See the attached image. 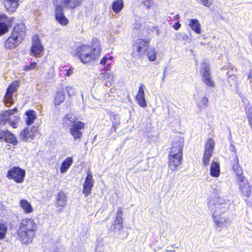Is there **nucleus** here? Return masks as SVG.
I'll return each mask as SVG.
<instances>
[{
	"instance_id": "8",
	"label": "nucleus",
	"mask_w": 252,
	"mask_h": 252,
	"mask_svg": "<svg viewBox=\"0 0 252 252\" xmlns=\"http://www.w3.org/2000/svg\"><path fill=\"white\" fill-rule=\"evenodd\" d=\"M215 142L212 138H209L205 145L204 152L202 158L203 165L207 166L210 160L215 147Z\"/></svg>"
},
{
	"instance_id": "17",
	"label": "nucleus",
	"mask_w": 252,
	"mask_h": 252,
	"mask_svg": "<svg viewBox=\"0 0 252 252\" xmlns=\"http://www.w3.org/2000/svg\"><path fill=\"white\" fill-rule=\"evenodd\" d=\"M145 89V85L143 84H141L135 97L136 100L137 101L139 106L143 108H145L147 106V103L144 96Z\"/></svg>"
},
{
	"instance_id": "11",
	"label": "nucleus",
	"mask_w": 252,
	"mask_h": 252,
	"mask_svg": "<svg viewBox=\"0 0 252 252\" xmlns=\"http://www.w3.org/2000/svg\"><path fill=\"white\" fill-rule=\"evenodd\" d=\"M150 40L148 39H137L133 46L134 52H136L138 55H143L148 49Z\"/></svg>"
},
{
	"instance_id": "56",
	"label": "nucleus",
	"mask_w": 252,
	"mask_h": 252,
	"mask_svg": "<svg viewBox=\"0 0 252 252\" xmlns=\"http://www.w3.org/2000/svg\"><path fill=\"white\" fill-rule=\"evenodd\" d=\"M107 219H108V218H106V219H105V221H106V220H107Z\"/></svg>"
},
{
	"instance_id": "3",
	"label": "nucleus",
	"mask_w": 252,
	"mask_h": 252,
	"mask_svg": "<svg viewBox=\"0 0 252 252\" xmlns=\"http://www.w3.org/2000/svg\"><path fill=\"white\" fill-rule=\"evenodd\" d=\"M37 225L32 219H25L22 220L17 231L22 242L25 244L32 241L35 235Z\"/></svg>"
},
{
	"instance_id": "28",
	"label": "nucleus",
	"mask_w": 252,
	"mask_h": 252,
	"mask_svg": "<svg viewBox=\"0 0 252 252\" xmlns=\"http://www.w3.org/2000/svg\"><path fill=\"white\" fill-rule=\"evenodd\" d=\"M26 124L30 126L34 123V120L36 118V115L35 112L33 110H29L26 112Z\"/></svg>"
},
{
	"instance_id": "29",
	"label": "nucleus",
	"mask_w": 252,
	"mask_h": 252,
	"mask_svg": "<svg viewBox=\"0 0 252 252\" xmlns=\"http://www.w3.org/2000/svg\"><path fill=\"white\" fill-rule=\"evenodd\" d=\"M94 181H85L83 185V193L85 194V196H88L91 194L92 189L94 186Z\"/></svg>"
},
{
	"instance_id": "32",
	"label": "nucleus",
	"mask_w": 252,
	"mask_h": 252,
	"mask_svg": "<svg viewBox=\"0 0 252 252\" xmlns=\"http://www.w3.org/2000/svg\"><path fill=\"white\" fill-rule=\"evenodd\" d=\"M113 58L112 56H109V57L105 56L100 60V63L101 65L105 66L104 68V70H110L111 67V63L110 62V61L112 60Z\"/></svg>"
},
{
	"instance_id": "12",
	"label": "nucleus",
	"mask_w": 252,
	"mask_h": 252,
	"mask_svg": "<svg viewBox=\"0 0 252 252\" xmlns=\"http://www.w3.org/2000/svg\"><path fill=\"white\" fill-rule=\"evenodd\" d=\"M44 48L41 44L40 40L37 36H34L32 39V44L31 49V54L35 57L42 55Z\"/></svg>"
},
{
	"instance_id": "55",
	"label": "nucleus",
	"mask_w": 252,
	"mask_h": 252,
	"mask_svg": "<svg viewBox=\"0 0 252 252\" xmlns=\"http://www.w3.org/2000/svg\"><path fill=\"white\" fill-rule=\"evenodd\" d=\"M59 211L60 212H62V210L61 209H59Z\"/></svg>"
},
{
	"instance_id": "2",
	"label": "nucleus",
	"mask_w": 252,
	"mask_h": 252,
	"mask_svg": "<svg viewBox=\"0 0 252 252\" xmlns=\"http://www.w3.org/2000/svg\"><path fill=\"white\" fill-rule=\"evenodd\" d=\"M84 0H54L55 16L56 20L62 25H66L68 23L65 16L63 9L74 10L79 6Z\"/></svg>"
},
{
	"instance_id": "5",
	"label": "nucleus",
	"mask_w": 252,
	"mask_h": 252,
	"mask_svg": "<svg viewBox=\"0 0 252 252\" xmlns=\"http://www.w3.org/2000/svg\"><path fill=\"white\" fill-rule=\"evenodd\" d=\"M238 184L241 196L245 198V201H248V198L252 196V186L246 177L242 175L237 176Z\"/></svg>"
},
{
	"instance_id": "24",
	"label": "nucleus",
	"mask_w": 252,
	"mask_h": 252,
	"mask_svg": "<svg viewBox=\"0 0 252 252\" xmlns=\"http://www.w3.org/2000/svg\"><path fill=\"white\" fill-rule=\"evenodd\" d=\"M189 26L191 30L197 34L201 32V25L197 19H191L189 21Z\"/></svg>"
},
{
	"instance_id": "53",
	"label": "nucleus",
	"mask_w": 252,
	"mask_h": 252,
	"mask_svg": "<svg viewBox=\"0 0 252 252\" xmlns=\"http://www.w3.org/2000/svg\"><path fill=\"white\" fill-rule=\"evenodd\" d=\"M156 32H157V34L158 35L159 34V30H157V31H156Z\"/></svg>"
},
{
	"instance_id": "52",
	"label": "nucleus",
	"mask_w": 252,
	"mask_h": 252,
	"mask_svg": "<svg viewBox=\"0 0 252 252\" xmlns=\"http://www.w3.org/2000/svg\"><path fill=\"white\" fill-rule=\"evenodd\" d=\"M110 84V82H105L104 83V85L106 86H109V84Z\"/></svg>"
},
{
	"instance_id": "22",
	"label": "nucleus",
	"mask_w": 252,
	"mask_h": 252,
	"mask_svg": "<svg viewBox=\"0 0 252 252\" xmlns=\"http://www.w3.org/2000/svg\"><path fill=\"white\" fill-rule=\"evenodd\" d=\"M232 159H230V162L232 166V169L234 172L236 173L237 176L243 174V170L242 168L239 165V159L238 156L235 154L232 156Z\"/></svg>"
},
{
	"instance_id": "33",
	"label": "nucleus",
	"mask_w": 252,
	"mask_h": 252,
	"mask_svg": "<svg viewBox=\"0 0 252 252\" xmlns=\"http://www.w3.org/2000/svg\"><path fill=\"white\" fill-rule=\"evenodd\" d=\"M213 218L217 227H222L227 222V220L225 218L217 217L214 215H213Z\"/></svg>"
},
{
	"instance_id": "21",
	"label": "nucleus",
	"mask_w": 252,
	"mask_h": 252,
	"mask_svg": "<svg viewBox=\"0 0 252 252\" xmlns=\"http://www.w3.org/2000/svg\"><path fill=\"white\" fill-rule=\"evenodd\" d=\"M19 0H4V6L9 13L15 12L17 8Z\"/></svg>"
},
{
	"instance_id": "39",
	"label": "nucleus",
	"mask_w": 252,
	"mask_h": 252,
	"mask_svg": "<svg viewBox=\"0 0 252 252\" xmlns=\"http://www.w3.org/2000/svg\"><path fill=\"white\" fill-rule=\"evenodd\" d=\"M37 66V63L35 62H32L30 63L29 65H27L24 68V70L26 71H29L30 70H33L36 69Z\"/></svg>"
},
{
	"instance_id": "41",
	"label": "nucleus",
	"mask_w": 252,
	"mask_h": 252,
	"mask_svg": "<svg viewBox=\"0 0 252 252\" xmlns=\"http://www.w3.org/2000/svg\"><path fill=\"white\" fill-rule=\"evenodd\" d=\"M209 100L207 97L203 96L199 102V105L200 107L207 106L208 104Z\"/></svg>"
},
{
	"instance_id": "48",
	"label": "nucleus",
	"mask_w": 252,
	"mask_h": 252,
	"mask_svg": "<svg viewBox=\"0 0 252 252\" xmlns=\"http://www.w3.org/2000/svg\"><path fill=\"white\" fill-rule=\"evenodd\" d=\"M89 180V181H94L93 179V175L92 172L90 171H88L87 172V176L86 178L85 181Z\"/></svg>"
},
{
	"instance_id": "6",
	"label": "nucleus",
	"mask_w": 252,
	"mask_h": 252,
	"mask_svg": "<svg viewBox=\"0 0 252 252\" xmlns=\"http://www.w3.org/2000/svg\"><path fill=\"white\" fill-rule=\"evenodd\" d=\"M200 74L202 81L206 86L212 88L215 87V82L212 78L210 65L208 63L204 62L202 63Z\"/></svg>"
},
{
	"instance_id": "54",
	"label": "nucleus",
	"mask_w": 252,
	"mask_h": 252,
	"mask_svg": "<svg viewBox=\"0 0 252 252\" xmlns=\"http://www.w3.org/2000/svg\"><path fill=\"white\" fill-rule=\"evenodd\" d=\"M175 17H176V18L177 19H178V18H179V15H178V14H177V15H176V16H175Z\"/></svg>"
},
{
	"instance_id": "14",
	"label": "nucleus",
	"mask_w": 252,
	"mask_h": 252,
	"mask_svg": "<svg viewBox=\"0 0 252 252\" xmlns=\"http://www.w3.org/2000/svg\"><path fill=\"white\" fill-rule=\"evenodd\" d=\"M183 138H181L178 142H176L174 145V152L178 151L176 154H174V166L176 167L179 165L182 160L183 156Z\"/></svg>"
},
{
	"instance_id": "50",
	"label": "nucleus",
	"mask_w": 252,
	"mask_h": 252,
	"mask_svg": "<svg viewBox=\"0 0 252 252\" xmlns=\"http://www.w3.org/2000/svg\"><path fill=\"white\" fill-rule=\"evenodd\" d=\"M181 27V24L179 22H176L174 24V29L176 30H178Z\"/></svg>"
},
{
	"instance_id": "34",
	"label": "nucleus",
	"mask_w": 252,
	"mask_h": 252,
	"mask_svg": "<svg viewBox=\"0 0 252 252\" xmlns=\"http://www.w3.org/2000/svg\"><path fill=\"white\" fill-rule=\"evenodd\" d=\"M14 18L13 17H8L4 14H0V23L4 24L7 26L11 27Z\"/></svg>"
},
{
	"instance_id": "9",
	"label": "nucleus",
	"mask_w": 252,
	"mask_h": 252,
	"mask_svg": "<svg viewBox=\"0 0 252 252\" xmlns=\"http://www.w3.org/2000/svg\"><path fill=\"white\" fill-rule=\"evenodd\" d=\"M26 35V27L24 24L21 23L16 24L11 33L14 38H15L20 43L24 40Z\"/></svg>"
},
{
	"instance_id": "25",
	"label": "nucleus",
	"mask_w": 252,
	"mask_h": 252,
	"mask_svg": "<svg viewBox=\"0 0 252 252\" xmlns=\"http://www.w3.org/2000/svg\"><path fill=\"white\" fill-rule=\"evenodd\" d=\"M73 162L72 157L67 158L62 163L60 167V172L61 173H65L72 164Z\"/></svg>"
},
{
	"instance_id": "15",
	"label": "nucleus",
	"mask_w": 252,
	"mask_h": 252,
	"mask_svg": "<svg viewBox=\"0 0 252 252\" xmlns=\"http://www.w3.org/2000/svg\"><path fill=\"white\" fill-rule=\"evenodd\" d=\"M0 139L13 145H16L18 143V141L15 135L7 130L0 129Z\"/></svg>"
},
{
	"instance_id": "31",
	"label": "nucleus",
	"mask_w": 252,
	"mask_h": 252,
	"mask_svg": "<svg viewBox=\"0 0 252 252\" xmlns=\"http://www.w3.org/2000/svg\"><path fill=\"white\" fill-rule=\"evenodd\" d=\"M20 206L26 213H31L33 209L31 204L26 200L23 199L20 201Z\"/></svg>"
},
{
	"instance_id": "40",
	"label": "nucleus",
	"mask_w": 252,
	"mask_h": 252,
	"mask_svg": "<svg viewBox=\"0 0 252 252\" xmlns=\"http://www.w3.org/2000/svg\"><path fill=\"white\" fill-rule=\"evenodd\" d=\"M104 72H101L99 75V78L101 79H108L110 77V73L108 72L109 70H104L103 69Z\"/></svg>"
},
{
	"instance_id": "10",
	"label": "nucleus",
	"mask_w": 252,
	"mask_h": 252,
	"mask_svg": "<svg viewBox=\"0 0 252 252\" xmlns=\"http://www.w3.org/2000/svg\"><path fill=\"white\" fill-rule=\"evenodd\" d=\"M19 86V82L15 81H14L7 89L4 99L5 103L7 106H9L13 104L14 102L12 97L13 94L17 91Z\"/></svg>"
},
{
	"instance_id": "27",
	"label": "nucleus",
	"mask_w": 252,
	"mask_h": 252,
	"mask_svg": "<svg viewBox=\"0 0 252 252\" xmlns=\"http://www.w3.org/2000/svg\"><path fill=\"white\" fill-rule=\"evenodd\" d=\"M124 7L123 0H115L112 3V9L116 13L120 12Z\"/></svg>"
},
{
	"instance_id": "20",
	"label": "nucleus",
	"mask_w": 252,
	"mask_h": 252,
	"mask_svg": "<svg viewBox=\"0 0 252 252\" xmlns=\"http://www.w3.org/2000/svg\"><path fill=\"white\" fill-rule=\"evenodd\" d=\"M20 43L12 35L5 40L3 43L4 47L7 50H12L17 47Z\"/></svg>"
},
{
	"instance_id": "51",
	"label": "nucleus",
	"mask_w": 252,
	"mask_h": 252,
	"mask_svg": "<svg viewBox=\"0 0 252 252\" xmlns=\"http://www.w3.org/2000/svg\"><path fill=\"white\" fill-rule=\"evenodd\" d=\"M118 120L120 121L119 117L118 116L114 115L112 120V122H113V121L114 122H117Z\"/></svg>"
},
{
	"instance_id": "45",
	"label": "nucleus",
	"mask_w": 252,
	"mask_h": 252,
	"mask_svg": "<svg viewBox=\"0 0 252 252\" xmlns=\"http://www.w3.org/2000/svg\"><path fill=\"white\" fill-rule=\"evenodd\" d=\"M200 2L204 6L210 7L213 1V0H199Z\"/></svg>"
},
{
	"instance_id": "26",
	"label": "nucleus",
	"mask_w": 252,
	"mask_h": 252,
	"mask_svg": "<svg viewBox=\"0 0 252 252\" xmlns=\"http://www.w3.org/2000/svg\"><path fill=\"white\" fill-rule=\"evenodd\" d=\"M220 174V168L219 164L213 161L211 164L210 175L213 177H218Z\"/></svg>"
},
{
	"instance_id": "13",
	"label": "nucleus",
	"mask_w": 252,
	"mask_h": 252,
	"mask_svg": "<svg viewBox=\"0 0 252 252\" xmlns=\"http://www.w3.org/2000/svg\"><path fill=\"white\" fill-rule=\"evenodd\" d=\"M85 127V124L82 122L78 121L74 126L70 128V133L73 137L74 141H80L82 137L83 133L81 130Z\"/></svg>"
},
{
	"instance_id": "4",
	"label": "nucleus",
	"mask_w": 252,
	"mask_h": 252,
	"mask_svg": "<svg viewBox=\"0 0 252 252\" xmlns=\"http://www.w3.org/2000/svg\"><path fill=\"white\" fill-rule=\"evenodd\" d=\"M17 112L16 108L3 112L0 114V125H5L7 123L13 128H17L20 121V118L14 115Z\"/></svg>"
},
{
	"instance_id": "49",
	"label": "nucleus",
	"mask_w": 252,
	"mask_h": 252,
	"mask_svg": "<svg viewBox=\"0 0 252 252\" xmlns=\"http://www.w3.org/2000/svg\"><path fill=\"white\" fill-rule=\"evenodd\" d=\"M73 69H72V68L68 69L66 71V75L67 76H69L71 75H72L73 74Z\"/></svg>"
},
{
	"instance_id": "47",
	"label": "nucleus",
	"mask_w": 252,
	"mask_h": 252,
	"mask_svg": "<svg viewBox=\"0 0 252 252\" xmlns=\"http://www.w3.org/2000/svg\"><path fill=\"white\" fill-rule=\"evenodd\" d=\"M123 213L122 208L121 207H119L118 211L117 212V216L116 218L118 219H123Z\"/></svg>"
},
{
	"instance_id": "35",
	"label": "nucleus",
	"mask_w": 252,
	"mask_h": 252,
	"mask_svg": "<svg viewBox=\"0 0 252 252\" xmlns=\"http://www.w3.org/2000/svg\"><path fill=\"white\" fill-rule=\"evenodd\" d=\"M148 59L150 61H154L156 59V54L154 49L149 48L146 51Z\"/></svg>"
},
{
	"instance_id": "16",
	"label": "nucleus",
	"mask_w": 252,
	"mask_h": 252,
	"mask_svg": "<svg viewBox=\"0 0 252 252\" xmlns=\"http://www.w3.org/2000/svg\"><path fill=\"white\" fill-rule=\"evenodd\" d=\"M38 130L36 126H33L32 128L27 127L22 130L20 133V138L23 140H28L29 138L32 139Z\"/></svg>"
},
{
	"instance_id": "42",
	"label": "nucleus",
	"mask_w": 252,
	"mask_h": 252,
	"mask_svg": "<svg viewBox=\"0 0 252 252\" xmlns=\"http://www.w3.org/2000/svg\"><path fill=\"white\" fill-rule=\"evenodd\" d=\"M227 75H228V77L229 79L228 80V81L230 83H232L231 82V80L233 81V83L237 84V79L238 77L237 75L236 74H232L230 75L229 74V72H227Z\"/></svg>"
},
{
	"instance_id": "19",
	"label": "nucleus",
	"mask_w": 252,
	"mask_h": 252,
	"mask_svg": "<svg viewBox=\"0 0 252 252\" xmlns=\"http://www.w3.org/2000/svg\"><path fill=\"white\" fill-rule=\"evenodd\" d=\"M55 196V206L57 208L59 207L62 208L64 207L67 203V196L66 194L63 191H60Z\"/></svg>"
},
{
	"instance_id": "43",
	"label": "nucleus",
	"mask_w": 252,
	"mask_h": 252,
	"mask_svg": "<svg viewBox=\"0 0 252 252\" xmlns=\"http://www.w3.org/2000/svg\"><path fill=\"white\" fill-rule=\"evenodd\" d=\"M65 90L69 96H72L75 94V91L74 88L70 86H66Z\"/></svg>"
},
{
	"instance_id": "38",
	"label": "nucleus",
	"mask_w": 252,
	"mask_h": 252,
	"mask_svg": "<svg viewBox=\"0 0 252 252\" xmlns=\"http://www.w3.org/2000/svg\"><path fill=\"white\" fill-rule=\"evenodd\" d=\"M141 4L147 9H150L154 4V0H141Z\"/></svg>"
},
{
	"instance_id": "18",
	"label": "nucleus",
	"mask_w": 252,
	"mask_h": 252,
	"mask_svg": "<svg viewBox=\"0 0 252 252\" xmlns=\"http://www.w3.org/2000/svg\"><path fill=\"white\" fill-rule=\"evenodd\" d=\"M77 118L73 114H67L62 120V124L64 127H72L77 123Z\"/></svg>"
},
{
	"instance_id": "44",
	"label": "nucleus",
	"mask_w": 252,
	"mask_h": 252,
	"mask_svg": "<svg viewBox=\"0 0 252 252\" xmlns=\"http://www.w3.org/2000/svg\"><path fill=\"white\" fill-rule=\"evenodd\" d=\"M173 158V153L172 151H170L169 155V162L168 165L169 168L173 170V160H172V158Z\"/></svg>"
},
{
	"instance_id": "7",
	"label": "nucleus",
	"mask_w": 252,
	"mask_h": 252,
	"mask_svg": "<svg viewBox=\"0 0 252 252\" xmlns=\"http://www.w3.org/2000/svg\"><path fill=\"white\" fill-rule=\"evenodd\" d=\"M26 171L18 166L10 168L7 173L6 176L9 179L14 180L17 183H22L24 180Z\"/></svg>"
},
{
	"instance_id": "37",
	"label": "nucleus",
	"mask_w": 252,
	"mask_h": 252,
	"mask_svg": "<svg viewBox=\"0 0 252 252\" xmlns=\"http://www.w3.org/2000/svg\"><path fill=\"white\" fill-rule=\"evenodd\" d=\"M10 26H7L0 23V35H2L7 32H8Z\"/></svg>"
},
{
	"instance_id": "36",
	"label": "nucleus",
	"mask_w": 252,
	"mask_h": 252,
	"mask_svg": "<svg viewBox=\"0 0 252 252\" xmlns=\"http://www.w3.org/2000/svg\"><path fill=\"white\" fill-rule=\"evenodd\" d=\"M7 230V228L5 224L0 222V239H3L5 237Z\"/></svg>"
},
{
	"instance_id": "1",
	"label": "nucleus",
	"mask_w": 252,
	"mask_h": 252,
	"mask_svg": "<svg viewBox=\"0 0 252 252\" xmlns=\"http://www.w3.org/2000/svg\"><path fill=\"white\" fill-rule=\"evenodd\" d=\"M101 51L99 40L96 38H93L91 45H81L77 48L76 53L81 62L87 63L97 58L100 55Z\"/></svg>"
},
{
	"instance_id": "23",
	"label": "nucleus",
	"mask_w": 252,
	"mask_h": 252,
	"mask_svg": "<svg viewBox=\"0 0 252 252\" xmlns=\"http://www.w3.org/2000/svg\"><path fill=\"white\" fill-rule=\"evenodd\" d=\"M123 227V219L115 218L114 222L109 228V230L116 232L119 231Z\"/></svg>"
},
{
	"instance_id": "46",
	"label": "nucleus",
	"mask_w": 252,
	"mask_h": 252,
	"mask_svg": "<svg viewBox=\"0 0 252 252\" xmlns=\"http://www.w3.org/2000/svg\"><path fill=\"white\" fill-rule=\"evenodd\" d=\"M120 123V121L118 120L117 122H114L113 121L112 127L111 128V131L115 132L116 131V126Z\"/></svg>"
},
{
	"instance_id": "30",
	"label": "nucleus",
	"mask_w": 252,
	"mask_h": 252,
	"mask_svg": "<svg viewBox=\"0 0 252 252\" xmlns=\"http://www.w3.org/2000/svg\"><path fill=\"white\" fill-rule=\"evenodd\" d=\"M65 98V95L63 90L58 91L55 95L54 103L56 106L60 105L63 101Z\"/></svg>"
}]
</instances>
